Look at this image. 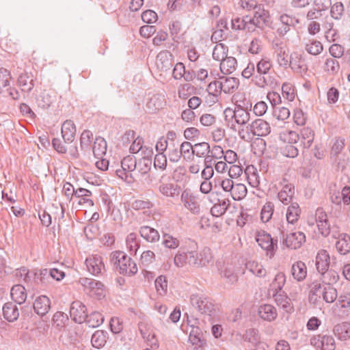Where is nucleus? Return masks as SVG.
Masks as SVG:
<instances>
[{"instance_id":"obj_1","label":"nucleus","mask_w":350,"mask_h":350,"mask_svg":"<svg viewBox=\"0 0 350 350\" xmlns=\"http://www.w3.org/2000/svg\"><path fill=\"white\" fill-rule=\"evenodd\" d=\"M191 248L183 247L176 252L174 258V264L178 268H183L185 266L199 268L206 267L213 259L212 252L210 248L204 247L200 252L196 251L197 243L192 242Z\"/></svg>"},{"instance_id":"obj_2","label":"nucleus","mask_w":350,"mask_h":350,"mask_svg":"<svg viewBox=\"0 0 350 350\" xmlns=\"http://www.w3.org/2000/svg\"><path fill=\"white\" fill-rule=\"evenodd\" d=\"M110 260L118 269L120 274L133 275L137 272L136 263L124 252H113L110 255Z\"/></svg>"},{"instance_id":"obj_3","label":"nucleus","mask_w":350,"mask_h":350,"mask_svg":"<svg viewBox=\"0 0 350 350\" xmlns=\"http://www.w3.org/2000/svg\"><path fill=\"white\" fill-rule=\"evenodd\" d=\"M189 301L191 305L202 314L212 316L215 312V306L212 299L202 294H191Z\"/></svg>"},{"instance_id":"obj_4","label":"nucleus","mask_w":350,"mask_h":350,"mask_svg":"<svg viewBox=\"0 0 350 350\" xmlns=\"http://www.w3.org/2000/svg\"><path fill=\"white\" fill-rule=\"evenodd\" d=\"M79 283L83 286L85 293L90 297L98 300L105 297V288L101 282L92 278H80Z\"/></svg>"},{"instance_id":"obj_5","label":"nucleus","mask_w":350,"mask_h":350,"mask_svg":"<svg viewBox=\"0 0 350 350\" xmlns=\"http://www.w3.org/2000/svg\"><path fill=\"white\" fill-rule=\"evenodd\" d=\"M258 245L266 252V256L271 258L278 249L277 240L274 241L271 236L265 231L258 232L256 235Z\"/></svg>"},{"instance_id":"obj_6","label":"nucleus","mask_w":350,"mask_h":350,"mask_svg":"<svg viewBox=\"0 0 350 350\" xmlns=\"http://www.w3.org/2000/svg\"><path fill=\"white\" fill-rule=\"evenodd\" d=\"M180 200L184 207L192 214L199 215L201 212V206L199 196L193 193L190 190H184L180 196Z\"/></svg>"},{"instance_id":"obj_7","label":"nucleus","mask_w":350,"mask_h":350,"mask_svg":"<svg viewBox=\"0 0 350 350\" xmlns=\"http://www.w3.org/2000/svg\"><path fill=\"white\" fill-rule=\"evenodd\" d=\"M226 118L230 116L234 119L236 123L240 125H244L248 122L250 119V113L241 106L235 107L234 109L227 108L224 111Z\"/></svg>"},{"instance_id":"obj_8","label":"nucleus","mask_w":350,"mask_h":350,"mask_svg":"<svg viewBox=\"0 0 350 350\" xmlns=\"http://www.w3.org/2000/svg\"><path fill=\"white\" fill-rule=\"evenodd\" d=\"M88 271L93 275H99L105 272V265L103 258L98 255H92L85 260Z\"/></svg>"},{"instance_id":"obj_9","label":"nucleus","mask_w":350,"mask_h":350,"mask_svg":"<svg viewBox=\"0 0 350 350\" xmlns=\"http://www.w3.org/2000/svg\"><path fill=\"white\" fill-rule=\"evenodd\" d=\"M37 282L46 284L49 278L57 281L62 280L65 277V273L57 268H51L50 269H44L40 271L39 274H36Z\"/></svg>"},{"instance_id":"obj_10","label":"nucleus","mask_w":350,"mask_h":350,"mask_svg":"<svg viewBox=\"0 0 350 350\" xmlns=\"http://www.w3.org/2000/svg\"><path fill=\"white\" fill-rule=\"evenodd\" d=\"M311 345L321 350H335V340L332 336L317 335L311 338Z\"/></svg>"},{"instance_id":"obj_11","label":"nucleus","mask_w":350,"mask_h":350,"mask_svg":"<svg viewBox=\"0 0 350 350\" xmlns=\"http://www.w3.org/2000/svg\"><path fill=\"white\" fill-rule=\"evenodd\" d=\"M280 185L281 189L278 194V200L284 204L291 203L295 194L294 185L288 183L286 179H283Z\"/></svg>"},{"instance_id":"obj_12","label":"nucleus","mask_w":350,"mask_h":350,"mask_svg":"<svg viewBox=\"0 0 350 350\" xmlns=\"http://www.w3.org/2000/svg\"><path fill=\"white\" fill-rule=\"evenodd\" d=\"M70 314L76 323H83L88 317L85 306L79 301H73L70 306Z\"/></svg>"},{"instance_id":"obj_13","label":"nucleus","mask_w":350,"mask_h":350,"mask_svg":"<svg viewBox=\"0 0 350 350\" xmlns=\"http://www.w3.org/2000/svg\"><path fill=\"white\" fill-rule=\"evenodd\" d=\"M247 130H250L253 135L267 136L271 132V126L267 121L259 118L248 124Z\"/></svg>"},{"instance_id":"obj_14","label":"nucleus","mask_w":350,"mask_h":350,"mask_svg":"<svg viewBox=\"0 0 350 350\" xmlns=\"http://www.w3.org/2000/svg\"><path fill=\"white\" fill-rule=\"evenodd\" d=\"M306 241V236L304 232L297 231L287 234L284 239L283 243L288 248L296 250L299 248Z\"/></svg>"},{"instance_id":"obj_15","label":"nucleus","mask_w":350,"mask_h":350,"mask_svg":"<svg viewBox=\"0 0 350 350\" xmlns=\"http://www.w3.org/2000/svg\"><path fill=\"white\" fill-rule=\"evenodd\" d=\"M174 63V56L168 51L159 53L156 59V65L159 70L166 72L170 70Z\"/></svg>"},{"instance_id":"obj_16","label":"nucleus","mask_w":350,"mask_h":350,"mask_svg":"<svg viewBox=\"0 0 350 350\" xmlns=\"http://www.w3.org/2000/svg\"><path fill=\"white\" fill-rule=\"evenodd\" d=\"M298 23V20L288 14H282L280 17V24L277 28L279 36H284L290 30L291 27Z\"/></svg>"},{"instance_id":"obj_17","label":"nucleus","mask_w":350,"mask_h":350,"mask_svg":"<svg viewBox=\"0 0 350 350\" xmlns=\"http://www.w3.org/2000/svg\"><path fill=\"white\" fill-rule=\"evenodd\" d=\"M17 84L23 92H30L34 88V77L31 72L21 73L17 80Z\"/></svg>"},{"instance_id":"obj_18","label":"nucleus","mask_w":350,"mask_h":350,"mask_svg":"<svg viewBox=\"0 0 350 350\" xmlns=\"http://www.w3.org/2000/svg\"><path fill=\"white\" fill-rule=\"evenodd\" d=\"M159 192L166 198H175L179 195L180 187L172 183L160 182L158 187Z\"/></svg>"},{"instance_id":"obj_19","label":"nucleus","mask_w":350,"mask_h":350,"mask_svg":"<svg viewBox=\"0 0 350 350\" xmlns=\"http://www.w3.org/2000/svg\"><path fill=\"white\" fill-rule=\"evenodd\" d=\"M33 308L37 314L40 316L45 315L51 308L49 298L45 295L38 297L33 303Z\"/></svg>"},{"instance_id":"obj_20","label":"nucleus","mask_w":350,"mask_h":350,"mask_svg":"<svg viewBox=\"0 0 350 350\" xmlns=\"http://www.w3.org/2000/svg\"><path fill=\"white\" fill-rule=\"evenodd\" d=\"M76 126L73 121L67 120L62 125V135L65 143H72L76 135Z\"/></svg>"},{"instance_id":"obj_21","label":"nucleus","mask_w":350,"mask_h":350,"mask_svg":"<svg viewBox=\"0 0 350 350\" xmlns=\"http://www.w3.org/2000/svg\"><path fill=\"white\" fill-rule=\"evenodd\" d=\"M275 302L283 311L288 314H290L294 312V306L291 302V299L284 293H280L279 294H273Z\"/></svg>"},{"instance_id":"obj_22","label":"nucleus","mask_w":350,"mask_h":350,"mask_svg":"<svg viewBox=\"0 0 350 350\" xmlns=\"http://www.w3.org/2000/svg\"><path fill=\"white\" fill-rule=\"evenodd\" d=\"M140 236L145 239L147 242L150 243H155L160 239V234L159 232L148 226H142L139 230Z\"/></svg>"},{"instance_id":"obj_23","label":"nucleus","mask_w":350,"mask_h":350,"mask_svg":"<svg viewBox=\"0 0 350 350\" xmlns=\"http://www.w3.org/2000/svg\"><path fill=\"white\" fill-rule=\"evenodd\" d=\"M10 295L14 303L21 305L25 302L27 297V293L23 285L16 284L12 287Z\"/></svg>"},{"instance_id":"obj_24","label":"nucleus","mask_w":350,"mask_h":350,"mask_svg":"<svg viewBox=\"0 0 350 350\" xmlns=\"http://www.w3.org/2000/svg\"><path fill=\"white\" fill-rule=\"evenodd\" d=\"M330 264L329 254L325 250H321L318 252L315 265L318 272L327 270L329 268Z\"/></svg>"},{"instance_id":"obj_25","label":"nucleus","mask_w":350,"mask_h":350,"mask_svg":"<svg viewBox=\"0 0 350 350\" xmlns=\"http://www.w3.org/2000/svg\"><path fill=\"white\" fill-rule=\"evenodd\" d=\"M288 66L297 73L303 74L307 70V66L304 60L297 53L291 54Z\"/></svg>"},{"instance_id":"obj_26","label":"nucleus","mask_w":350,"mask_h":350,"mask_svg":"<svg viewBox=\"0 0 350 350\" xmlns=\"http://www.w3.org/2000/svg\"><path fill=\"white\" fill-rule=\"evenodd\" d=\"M3 314L4 318L10 321L14 322L19 317V310L17 306L14 302H7L3 307Z\"/></svg>"},{"instance_id":"obj_27","label":"nucleus","mask_w":350,"mask_h":350,"mask_svg":"<svg viewBox=\"0 0 350 350\" xmlns=\"http://www.w3.org/2000/svg\"><path fill=\"white\" fill-rule=\"evenodd\" d=\"M304 45L305 50L310 55H317L320 54L323 50V46L322 43L314 38H304Z\"/></svg>"},{"instance_id":"obj_28","label":"nucleus","mask_w":350,"mask_h":350,"mask_svg":"<svg viewBox=\"0 0 350 350\" xmlns=\"http://www.w3.org/2000/svg\"><path fill=\"white\" fill-rule=\"evenodd\" d=\"M259 317L265 321H272L278 317L275 308L270 304L260 306L258 309Z\"/></svg>"},{"instance_id":"obj_29","label":"nucleus","mask_w":350,"mask_h":350,"mask_svg":"<svg viewBox=\"0 0 350 350\" xmlns=\"http://www.w3.org/2000/svg\"><path fill=\"white\" fill-rule=\"evenodd\" d=\"M220 79V85L224 93H232L235 91L239 85L238 79L231 77H221Z\"/></svg>"},{"instance_id":"obj_30","label":"nucleus","mask_w":350,"mask_h":350,"mask_svg":"<svg viewBox=\"0 0 350 350\" xmlns=\"http://www.w3.org/2000/svg\"><path fill=\"white\" fill-rule=\"evenodd\" d=\"M334 335L340 340L350 338V322H342L334 327Z\"/></svg>"},{"instance_id":"obj_31","label":"nucleus","mask_w":350,"mask_h":350,"mask_svg":"<svg viewBox=\"0 0 350 350\" xmlns=\"http://www.w3.org/2000/svg\"><path fill=\"white\" fill-rule=\"evenodd\" d=\"M107 142L101 137H96L93 147L92 152L95 157L103 158L107 152Z\"/></svg>"},{"instance_id":"obj_32","label":"nucleus","mask_w":350,"mask_h":350,"mask_svg":"<svg viewBox=\"0 0 350 350\" xmlns=\"http://www.w3.org/2000/svg\"><path fill=\"white\" fill-rule=\"evenodd\" d=\"M245 269L254 275L263 278L267 274V271L263 265L255 260H250L245 263Z\"/></svg>"},{"instance_id":"obj_33","label":"nucleus","mask_w":350,"mask_h":350,"mask_svg":"<svg viewBox=\"0 0 350 350\" xmlns=\"http://www.w3.org/2000/svg\"><path fill=\"white\" fill-rule=\"evenodd\" d=\"M237 67V61L233 57H226L220 63V70L224 75L234 72Z\"/></svg>"},{"instance_id":"obj_34","label":"nucleus","mask_w":350,"mask_h":350,"mask_svg":"<svg viewBox=\"0 0 350 350\" xmlns=\"http://www.w3.org/2000/svg\"><path fill=\"white\" fill-rule=\"evenodd\" d=\"M285 282V274L282 272L278 273L270 284L269 292H272L273 295L279 294L281 293V290L283 288Z\"/></svg>"},{"instance_id":"obj_35","label":"nucleus","mask_w":350,"mask_h":350,"mask_svg":"<svg viewBox=\"0 0 350 350\" xmlns=\"http://www.w3.org/2000/svg\"><path fill=\"white\" fill-rule=\"evenodd\" d=\"M92 195V192L84 188H78L76 189L75 196L78 198L79 204H85L88 207L94 206V202L92 200L88 198Z\"/></svg>"},{"instance_id":"obj_36","label":"nucleus","mask_w":350,"mask_h":350,"mask_svg":"<svg viewBox=\"0 0 350 350\" xmlns=\"http://www.w3.org/2000/svg\"><path fill=\"white\" fill-rule=\"evenodd\" d=\"M301 209L297 202H291L288 207L286 217L288 223L294 224L297 222L300 217Z\"/></svg>"},{"instance_id":"obj_37","label":"nucleus","mask_w":350,"mask_h":350,"mask_svg":"<svg viewBox=\"0 0 350 350\" xmlns=\"http://www.w3.org/2000/svg\"><path fill=\"white\" fill-rule=\"evenodd\" d=\"M291 273L293 278L297 281H301L306 277L307 270L304 262L297 261L294 263L291 268Z\"/></svg>"},{"instance_id":"obj_38","label":"nucleus","mask_w":350,"mask_h":350,"mask_svg":"<svg viewBox=\"0 0 350 350\" xmlns=\"http://www.w3.org/2000/svg\"><path fill=\"white\" fill-rule=\"evenodd\" d=\"M252 17L256 21V25L260 29L267 26L269 23L268 12L260 8H258V10L255 11L254 16Z\"/></svg>"},{"instance_id":"obj_39","label":"nucleus","mask_w":350,"mask_h":350,"mask_svg":"<svg viewBox=\"0 0 350 350\" xmlns=\"http://www.w3.org/2000/svg\"><path fill=\"white\" fill-rule=\"evenodd\" d=\"M319 273L321 274V280L322 282L327 286H332L336 284L339 280L338 273L333 269L329 270L327 269Z\"/></svg>"},{"instance_id":"obj_40","label":"nucleus","mask_w":350,"mask_h":350,"mask_svg":"<svg viewBox=\"0 0 350 350\" xmlns=\"http://www.w3.org/2000/svg\"><path fill=\"white\" fill-rule=\"evenodd\" d=\"M301 144L304 148H309L314 141V131L309 127H304L300 131Z\"/></svg>"},{"instance_id":"obj_41","label":"nucleus","mask_w":350,"mask_h":350,"mask_svg":"<svg viewBox=\"0 0 350 350\" xmlns=\"http://www.w3.org/2000/svg\"><path fill=\"white\" fill-rule=\"evenodd\" d=\"M230 205V200L228 199L219 200L218 202L215 204L211 209V215L214 217H218L224 215L227 211Z\"/></svg>"},{"instance_id":"obj_42","label":"nucleus","mask_w":350,"mask_h":350,"mask_svg":"<svg viewBox=\"0 0 350 350\" xmlns=\"http://www.w3.org/2000/svg\"><path fill=\"white\" fill-rule=\"evenodd\" d=\"M107 333L103 330L96 331L92 336L91 342L94 347L100 349L105 346L107 342Z\"/></svg>"},{"instance_id":"obj_43","label":"nucleus","mask_w":350,"mask_h":350,"mask_svg":"<svg viewBox=\"0 0 350 350\" xmlns=\"http://www.w3.org/2000/svg\"><path fill=\"white\" fill-rule=\"evenodd\" d=\"M336 248L341 254H346L350 251V236L342 234L336 243Z\"/></svg>"},{"instance_id":"obj_44","label":"nucleus","mask_w":350,"mask_h":350,"mask_svg":"<svg viewBox=\"0 0 350 350\" xmlns=\"http://www.w3.org/2000/svg\"><path fill=\"white\" fill-rule=\"evenodd\" d=\"M162 244L167 249L175 250L180 245V241L172 234L163 232L162 234Z\"/></svg>"},{"instance_id":"obj_45","label":"nucleus","mask_w":350,"mask_h":350,"mask_svg":"<svg viewBox=\"0 0 350 350\" xmlns=\"http://www.w3.org/2000/svg\"><path fill=\"white\" fill-rule=\"evenodd\" d=\"M247 192V190L244 184L237 183L234 184L233 189L230 192V195L233 200H241L246 196Z\"/></svg>"},{"instance_id":"obj_46","label":"nucleus","mask_w":350,"mask_h":350,"mask_svg":"<svg viewBox=\"0 0 350 350\" xmlns=\"http://www.w3.org/2000/svg\"><path fill=\"white\" fill-rule=\"evenodd\" d=\"M228 48L222 43L215 45L213 51V58L215 60L221 62L228 55Z\"/></svg>"},{"instance_id":"obj_47","label":"nucleus","mask_w":350,"mask_h":350,"mask_svg":"<svg viewBox=\"0 0 350 350\" xmlns=\"http://www.w3.org/2000/svg\"><path fill=\"white\" fill-rule=\"evenodd\" d=\"M85 321L89 327L94 328L98 327L103 323L104 317L101 313L93 312L90 315H88Z\"/></svg>"},{"instance_id":"obj_48","label":"nucleus","mask_w":350,"mask_h":350,"mask_svg":"<svg viewBox=\"0 0 350 350\" xmlns=\"http://www.w3.org/2000/svg\"><path fill=\"white\" fill-rule=\"evenodd\" d=\"M152 166V159L148 158H142L136 162L135 170L141 175L146 174L149 172Z\"/></svg>"},{"instance_id":"obj_49","label":"nucleus","mask_w":350,"mask_h":350,"mask_svg":"<svg viewBox=\"0 0 350 350\" xmlns=\"http://www.w3.org/2000/svg\"><path fill=\"white\" fill-rule=\"evenodd\" d=\"M281 140L286 142V144H296L300 139L299 134L294 131H285L280 133Z\"/></svg>"},{"instance_id":"obj_50","label":"nucleus","mask_w":350,"mask_h":350,"mask_svg":"<svg viewBox=\"0 0 350 350\" xmlns=\"http://www.w3.org/2000/svg\"><path fill=\"white\" fill-rule=\"evenodd\" d=\"M126 244L131 254H136L137 250L139 248L137 234L134 232L129 234L126 239Z\"/></svg>"},{"instance_id":"obj_51","label":"nucleus","mask_w":350,"mask_h":350,"mask_svg":"<svg viewBox=\"0 0 350 350\" xmlns=\"http://www.w3.org/2000/svg\"><path fill=\"white\" fill-rule=\"evenodd\" d=\"M274 212V204L271 202H267L262 206L260 212V219L263 223L268 222L272 217Z\"/></svg>"},{"instance_id":"obj_52","label":"nucleus","mask_w":350,"mask_h":350,"mask_svg":"<svg viewBox=\"0 0 350 350\" xmlns=\"http://www.w3.org/2000/svg\"><path fill=\"white\" fill-rule=\"evenodd\" d=\"M93 138V133L89 130H84L80 137V147L83 151L90 149V146Z\"/></svg>"},{"instance_id":"obj_53","label":"nucleus","mask_w":350,"mask_h":350,"mask_svg":"<svg viewBox=\"0 0 350 350\" xmlns=\"http://www.w3.org/2000/svg\"><path fill=\"white\" fill-rule=\"evenodd\" d=\"M272 67V64L268 58L261 59L256 64V72L260 75H267Z\"/></svg>"},{"instance_id":"obj_54","label":"nucleus","mask_w":350,"mask_h":350,"mask_svg":"<svg viewBox=\"0 0 350 350\" xmlns=\"http://www.w3.org/2000/svg\"><path fill=\"white\" fill-rule=\"evenodd\" d=\"M139 331L142 338L146 341L147 345L152 347L157 346V340L155 338V335L152 332L148 331L146 327L140 326Z\"/></svg>"},{"instance_id":"obj_55","label":"nucleus","mask_w":350,"mask_h":350,"mask_svg":"<svg viewBox=\"0 0 350 350\" xmlns=\"http://www.w3.org/2000/svg\"><path fill=\"white\" fill-rule=\"evenodd\" d=\"M323 298L327 303H333L338 297L336 289L332 286H325L322 291Z\"/></svg>"},{"instance_id":"obj_56","label":"nucleus","mask_w":350,"mask_h":350,"mask_svg":"<svg viewBox=\"0 0 350 350\" xmlns=\"http://www.w3.org/2000/svg\"><path fill=\"white\" fill-rule=\"evenodd\" d=\"M330 15L335 20H340L345 13L344 5L341 2H336L330 5Z\"/></svg>"},{"instance_id":"obj_57","label":"nucleus","mask_w":350,"mask_h":350,"mask_svg":"<svg viewBox=\"0 0 350 350\" xmlns=\"http://www.w3.org/2000/svg\"><path fill=\"white\" fill-rule=\"evenodd\" d=\"M53 101V96L46 91L42 92L37 99L38 106L42 109L49 108Z\"/></svg>"},{"instance_id":"obj_58","label":"nucleus","mask_w":350,"mask_h":350,"mask_svg":"<svg viewBox=\"0 0 350 350\" xmlns=\"http://www.w3.org/2000/svg\"><path fill=\"white\" fill-rule=\"evenodd\" d=\"M193 155L196 154L198 157H203L210 153V146L206 142H201L196 144L193 146Z\"/></svg>"},{"instance_id":"obj_59","label":"nucleus","mask_w":350,"mask_h":350,"mask_svg":"<svg viewBox=\"0 0 350 350\" xmlns=\"http://www.w3.org/2000/svg\"><path fill=\"white\" fill-rule=\"evenodd\" d=\"M137 159L134 156L129 155L125 157L121 161V167L127 172L135 170Z\"/></svg>"},{"instance_id":"obj_60","label":"nucleus","mask_w":350,"mask_h":350,"mask_svg":"<svg viewBox=\"0 0 350 350\" xmlns=\"http://www.w3.org/2000/svg\"><path fill=\"white\" fill-rule=\"evenodd\" d=\"M180 150L182 153V157L185 160H191L193 157V146L189 142H184L180 146Z\"/></svg>"},{"instance_id":"obj_61","label":"nucleus","mask_w":350,"mask_h":350,"mask_svg":"<svg viewBox=\"0 0 350 350\" xmlns=\"http://www.w3.org/2000/svg\"><path fill=\"white\" fill-rule=\"evenodd\" d=\"M340 69V64L333 58H327L325 62V70L331 75L336 74Z\"/></svg>"},{"instance_id":"obj_62","label":"nucleus","mask_w":350,"mask_h":350,"mask_svg":"<svg viewBox=\"0 0 350 350\" xmlns=\"http://www.w3.org/2000/svg\"><path fill=\"white\" fill-rule=\"evenodd\" d=\"M280 152L286 157L295 158L299 151L293 144H286L280 148Z\"/></svg>"},{"instance_id":"obj_63","label":"nucleus","mask_w":350,"mask_h":350,"mask_svg":"<svg viewBox=\"0 0 350 350\" xmlns=\"http://www.w3.org/2000/svg\"><path fill=\"white\" fill-rule=\"evenodd\" d=\"M273 116L279 120H285L290 116V111L284 107H274Z\"/></svg>"},{"instance_id":"obj_64","label":"nucleus","mask_w":350,"mask_h":350,"mask_svg":"<svg viewBox=\"0 0 350 350\" xmlns=\"http://www.w3.org/2000/svg\"><path fill=\"white\" fill-rule=\"evenodd\" d=\"M162 101L156 95L152 96L146 104L147 108L149 109L152 112H155L160 108H162Z\"/></svg>"}]
</instances>
